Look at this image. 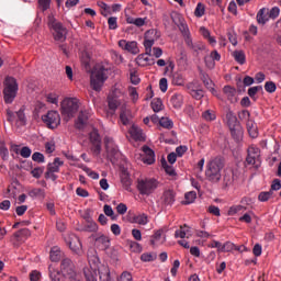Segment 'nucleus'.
Masks as SVG:
<instances>
[{"label": "nucleus", "instance_id": "36", "mask_svg": "<svg viewBox=\"0 0 281 281\" xmlns=\"http://www.w3.org/2000/svg\"><path fill=\"white\" fill-rule=\"evenodd\" d=\"M161 166L165 172L169 175V177H177V171H175V168L172 166L168 165V161H166V158L161 159Z\"/></svg>", "mask_w": 281, "mask_h": 281}, {"label": "nucleus", "instance_id": "17", "mask_svg": "<svg viewBox=\"0 0 281 281\" xmlns=\"http://www.w3.org/2000/svg\"><path fill=\"white\" fill-rule=\"evenodd\" d=\"M64 161L60 158H55L53 162H49L47 166V171L45 173V178L48 179L52 172H60V166H64Z\"/></svg>", "mask_w": 281, "mask_h": 281}, {"label": "nucleus", "instance_id": "43", "mask_svg": "<svg viewBox=\"0 0 281 281\" xmlns=\"http://www.w3.org/2000/svg\"><path fill=\"white\" fill-rule=\"evenodd\" d=\"M85 232H98V223L93 220L88 218L87 224L85 225Z\"/></svg>", "mask_w": 281, "mask_h": 281}, {"label": "nucleus", "instance_id": "44", "mask_svg": "<svg viewBox=\"0 0 281 281\" xmlns=\"http://www.w3.org/2000/svg\"><path fill=\"white\" fill-rule=\"evenodd\" d=\"M196 200V192L190 191L184 194V205H190V203H194Z\"/></svg>", "mask_w": 281, "mask_h": 281}, {"label": "nucleus", "instance_id": "60", "mask_svg": "<svg viewBox=\"0 0 281 281\" xmlns=\"http://www.w3.org/2000/svg\"><path fill=\"white\" fill-rule=\"evenodd\" d=\"M109 30H117V18L111 16L108 19Z\"/></svg>", "mask_w": 281, "mask_h": 281}, {"label": "nucleus", "instance_id": "45", "mask_svg": "<svg viewBox=\"0 0 281 281\" xmlns=\"http://www.w3.org/2000/svg\"><path fill=\"white\" fill-rule=\"evenodd\" d=\"M103 212H104L105 216H110L112 218V221L117 220V215H115V212H113V207H111V205L105 204L103 206Z\"/></svg>", "mask_w": 281, "mask_h": 281}, {"label": "nucleus", "instance_id": "63", "mask_svg": "<svg viewBox=\"0 0 281 281\" xmlns=\"http://www.w3.org/2000/svg\"><path fill=\"white\" fill-rule=\"evenodd\" d=\"M49 278L52 281H60V271L49 269Z\"/></svg>", "mask_w": 281, "mask_h": 281}, {"label": "nucleus", "instance_id": "55", "mask_svg": "<svg viewBox=\"0 0 281 281\" xmlns=\"http://www.w3.org/2000/svg\"><path fill=\"white\" fill-rule=\"evenodd\" d=\"M276 89H278V87L276 86V82L267 81L265 83V90L267 91V93H276Z\"/></svg>", "mask_w": 281, "mask_h": 281}, {"label": "nucleus", "instance_id": "47", "mask_svg": "<svg viewBox=\"0 0 281 281\" xmlns=\"http://www.w3.org/2000/svg\"><path fill=\"white\" fill-rule=\"evenodd\" d=\"M271 196H273V191H263L260 192L258 195V200L261 201V203H265L267 201H269V199H271Z\"/></svg>", "mask_w": 281, "mask_h": 281}, {"label": "nucleus", "instance_id": "1", "mask_svg": "<svg viewBox=\"0 0 281 281\" xmlns=\"http://www.w3.org/2000/svg\"><path fill=\"white\" fill-rule=\"evenodd\" d=\"M225 168V159L221 156L211 158L206 164L205 178L211 183H218L221 181V172Z\"/></svg>", "mask_w": 281, "mask_h": 281}, {"label": "nucleus", "instance_id": "14", "mask_svg": "<svg viewBox=\"0 0 281 281\" xmlns=\"http://www.w3.org/2000/svg\"><path fill=\"white\" fill-rule=\"evenodd\" d=\"M128 223H136V225H148V215L146 213L131 214L127 215Z\"/></svg>", "mask_w": 281, "mask_h": 281}, {"label": "nucleus", "instance_id": "22", "mask_svg": "<svg viewBox=\"0 0 281 281\" xmlns=\"http://www.w3.org/2000/svg\"><path fill=\"white\" fill-rule=\"evenodd\" d=\"M130 135L134 139V142H146L144 137V132L137 125H132L130 128Z\"/></svg>", "mask_w": 281, "mask_h": 281}, {"label": "nucleus", "instance_id": "8", "mask_svg": "<svg viewBox=\"0 0 281 281\" xmlns=\"http://www.w3.org/2000/svg\"><path fill=\"white\" fill-rule=\"evenodd\" d=\"M42 121L46 124L47 128L54 131L60 126V114L58 111H48L46 114L42 115Z\"/></svg>", "mask_w": 281, "mask_h": 281}, {"label": "nucleus", "instance_id": "52", "mask_svg": "<svg viewBox=\"0 0 281 281\" xmlns=\"http://www.w3.org/2000/svg\"><path fill=\"white\" fill-rule=\"evenodd\" d=\"M37 3L42 9V12H47L52 5V0H37Z\"/></svg>", "mask_w": 281, "mask_h": 281}, {"label": "nucleus", "instance_id": "19", "mask_svg": "<svg viewBox=\"0 0 281 281\" xmlns=\"http://www.w3.org/2000/svg\"><path fill=\"white\" fill-rule=\"evenodd\" d=\"M187 47L191 49V52H195V54H199V52H204L205 49V44L203 42H192V37H188L184 41Z\"/></svg>", "mask_w": 281, "mask_h": 281}, {"label": "nucleus", "instance_id": "27", "mask_svg": "<svg viewBox=\"0 0 281 281\" xmlns=\"http://www.w3.org/2000/svg\"><path fill=\"white\" fill-rule=\"evenodd\" d=\"M131 110L122 106L120 113V121L123 124V126H128V124H131Z\"/></svg>", "mask_w": 281, "mask_h": 281}, {"label": "nucleus", "instance_id": "12", "mask_svg": "<svg viewBox=\"0 0 281 281\" xmlns=\"http://www.w3.org/2000/svg\"><path fill=\"white\" fill-rule=\"evenodd\" d=\"M119 47H121V49H125V52H128L130 54H139L137 42H127L126 40H121L119 41Z\"/></svg>", "mask_w": 281, "mask_h": 281}, {"label": "nucleus", "instance_id": "54", "mask_svg": "<svg viewBox=\"0 0 281 281\" xmlns=\"http://www.w3.org/2000/svg\"><path fill=\"white\" fill-rule=\"evenodd\" d=\"M153 45H155V40H144V47L146 50V54L150 55L153 52Z\"/></svg>", "mask_w": 281, "mask_h": 281}, {"label": "nucleus", "instance_id": "16", "mask_svg": "<svg viewBox=\"0 0 281 281\" xmlns=\"http://www.w3.org/2000/svg\"><path fill=\"white\" fill-rule=\"evenodd\" d=\"M94 244L102 251H106V249L111 247V239L109 238V236L99 235L98 237L94 238Z\"/></svg>", "mask_w": 281, "mask_h": 281}, {"label": "nucleus", "instance_id": "59", "mask_svg": "<svg viewBox=\"0 0 281 281\" xmlns=\"http://www.w3.org/2000/svg\"><path fill=\"white\" fill-rule=\"evenodd\" d=\"M191 95L194 98V100H202V98L205 95V92L203 89H195L191 91Z\"/></svg>", "mask_w": 281, "mask_h": 281}, {"label": "nucleus", "instance_id": "6", "mask_svg": "<svg viewBox=\"0 0 281 281\" xmlns=\"http://www.w3.org/2000/svg\"><path fill=\"white\" fill-rule=\"evenodd\" d=\"M48 26L53 30L54 41H58L59 43L67 41V27H65L60 22H57L56 19H50Z\"/></svg>", "mask_w": 281, "mask_h": 281}, {"label": "nucleus", "instance_id": "38", "mask_svg": "<svg viewBox=\"0 0 281 281\" xmlns=\"http://www.w3.org/2000/svg\"><path fill=\"white\" fill-rule=\"evenodd\" d=\"M188 232H190V228L188 224H184L183 226H180V229L176 231L175 238H186Z\"/></svg>", "mask_w": 281, "mask_h": 281}, {"label": "nucleus", "instance_id": "30", "mask_svg": "<svg viewBox=\"0 0 281 281\" xmlns=\"http://www.w3.org/2000/svg\"><path fill=\"white\" fill-rule=\"evenodd\" d=\"M121 183L124 188V190H131V186H132V180H131V176L128 175V172L126 171H123L121 173Z\"/></svg>", "mask_w": 281, "mask_h": 281}, {"label": "nucleus", "instance_id": "29", "mask_svg": "<svg viewBox=\"0 0 281 281\" xmlns=\"http://www.w3.org/2000/svg\"><path fill=\"white\" fill-rule=\"evenodd\" d=\"M169 102L173 109H181V106H183V94L175 93L171 95Z\"/></svg>", "mask_w": 281, "mask_h": 281}, {"label": "nucleus", "instance_id": "39", "mask_svg": "<svg viewBox=\"0 0 281 281\" xmlns=\"http://www.w3.org/2000/svg\"><path fill=\"white\" fill-rule=\"evenodd\" d=\"M172 85H176L177 87H183V85H186V79L183 78V75L173 74Z\"/></svg>", "mask_w": 281, "mask_h": 281}, {"label": "nucleus", "instance_id": "57", "mask_svg": "<svg viewBox=\"0 0 281 281\" xmlns=\"http://www.w3.org/2000/svg\"><path fill=\"white\" fill-rule=\"evenodd\" d=\"M258 91H262V86H255V87L249 88L248 89L249 98L255 99Z\"/></svg>", "mask_w": 281, "mask_h": 281}, {"label": "nucleus", "instance_id": "46", "mask_svg": "<svg viewBox=\"0 0 281 281\" xmlns=\"http://www.w3.org/2000/svg\"><path fill=\"white\" fill-rule=\"evenodd\" d=\"M83 274H85L86 281H98V279H95V271H92L89 268L83 269Z\"/></svg>", "mask_w": 281, "mask_h": 281}, {"label": "nucleus", "instance_id": "21", "mask_svg": "<svg viewBox=\"0 0 281 281\" xmlns=\"http://www.w3.org/2000/svg\"><path fill=\"white\" fill-rule=\"evenodd\" d=\"M150 54H140L136 57V64L138 67H148V65H155V59L150 58Z\"/></svg>", "mask_w": 281, "mask_h": 281}, {"label": "nucleus", "instance_id": "50", "mask_svg": "<svg viewBox=\"0 0 281 281\" xmlns=\"http://www.w3.org/2000/svg\"><path fill=\"white\" fill-rule=\"evenodd\" d=\"M243 210H247V207L243 205H234L229 207L227 214L228 216H234L235 214H238V212H243Z\"/></svg>", "mask_w": 281, "mask_h": 281}, {"label": "nucleus", "instance_id": "48", "mask_svg": "<svg viewBox=\"0 0 281 281\" xmlns=\"http://www.w3.org/2000/svg\"><path fill=\"white\" fill-rule=\"evenodd\" d=\"M205 14V4L199 2L196 4V8H195V11H194V15L198 18V19H201V16H203Z\"/></svg>", "mask_w": 281, "mask_h": 281}, {"label": "nucleus", "instance_id": "64", "mask_svg": "<svg viewBox=\"0 0 281 281\" xmlns=\"http://www.w3.org/2000/svg\"><path fill=\"white\" fill-rule=\"evenodd\" d=\"M119 281H133V274L128 271H124L121 273Z\"/></svg>", "mask_w": 281, "mask_h": 281}, {"label": "nucleus", "instance_id": "40", "mask_svg": "<svg viewBox=\"0 0 281 281\" xmlns=\"http://www.w3.org/2000/svg\"><path fill=\"white\" fill-rule=\"evenodd\" d=\"M29 196L32 199H35V196H42V199H45V190L41 188H35L29 191Z\"/></svg>", "mask_w": 281, "mask_h": 281}, {"label": "nucleus", "instance_id": "4", "mask_svg": "<svg viewBox=\"0 0 281 281\" xmlns=\"http://www.w3.org/2000/svg\"><path fill=\"white\" fill-rule=\"evenodd\" d=\"M136 188L143 196H150L159 188V181L155 178H139Z\"/></svg>", "mask_w": 281, "mask_h": 281}, {"label": "nucleus", "instance_id": "35", "mask_svg": "<svg viewBox=\"0 0 281 281\" xmlns=\"http://www.w3.org/2000/svg\"><path fill=\"white\" fill-rule=\"evenodd\" d=\"M150 106L154 111V113H159V111H164V101L159 98L153 99Z\"/></svg>", "mask_w": 281, "mask_h": 281}, {"label": "nucleus", "instance_id": "32", "mask_svg": "<svg viewBox=\"0 0 281 281\" xmlns=\"http://www.w3.org/2000/svg\"><path fill=\"white\" fill-rule=\"evenodd\" d=\"M226 120L228 128L240 125V122H238V117H236V114H234V112L232 111L226 113Z\"/></svg>", "mask_w": 281, "mask_h": 281}, {"label": "nucleus", "instance_id": "31", "mask_svg": "<svg viewBox=\"0 0 281 281\" xmlns=\"http://www.w3.org/2000/svg\"><path fill=\"white\" fill-rule=\"evenodd\" d=\"M246 127L248 134L252 137V139H256V137H258V127L256 126V123H254V121L251 120H248L246 123Z\"/></svg>", "mask_w": 281, "mask_h": 281}, {"label": "nucleus", "instance_id": "20", "mask_svg": "<svg viewBox=\"0 0 281 281\" xmlns=\"http://www.w3.org/2000/svg\"><path fill=\"white\" fill-rule=\"evenodd\" d=\"M31 236L32 232H30V228H22L13 234L12 240H15V243H23Z\"/></svg>", "mask_w": 281, "mask_h": 281}, {"label": "nucleus", "instance_id": "23", "mask_svg": "<svg viewBox=\"0 0 281 281\" xmlns=\"http://www.w3.org/2000/svg\"><path fill=\"white\" fill-rule=\"evenodd\" d=\"M178 29L180 30L184 42L186 38H191L192 36L190 35V29L188 27V23H186V20L183 18H179V23L175 22Z\"/></svg>", "mask_w": 281, "mask_h": 281}, {"label": "nucleus", "instance_id": "7", "mask_svg": "<svg viewBox=\"0 0 281 281\" xmlns=\"http://www.w3.org/2000/svg\"><path fill=\"white\" fill-rule=\"evenodd\" d=\"M60 272L64 278L68 280L75 281L77 273H76V266H74V261L69 258H64L60 262Z\"/></svg>", "mask_w": 281, "mask_h": 281}, {"label": "nucleus", "instance_id": "15", "mask_svg": "<svg viewBox=\"0 0 281 281\" xmlns=\"http://www.w3.org/2000/svg\"><path fill=\"white\" fill-rule=\"evenodd\" d=\"M89 122V112L88 111H80L77 120L75 121V128L78 131H82L87 126Z\"/></svg>", "mask_w": 281, "mask_h": 281}, {"label": "nucleus", "instance_id": "2", "mask_svg": "<svg viewBox=\"0 0 281 281\" xmlns=\"http://www.w3.org/2000/svg\"><path fill=\"white\" fill-rule=\"evenodd\" d=\"M3 85V100L5 104H12L16 99V94L19 93V82L16 78L12 76H7L2 82Z\"/></svg>", "mask_w": 281, "mask_h": 281}, {"label": "nucleus", "instance_id": "62", "mask_svg": "<svg viewBox=\"0 0 281 281\" xmlns=\"http://www.w3.org/2000/svg\"><path fill=\"white\" fill-rule=\"evenodd\" d=\"M155 36H157V30L155 29L145 32V38L148 41H155Z\"/></svg>", "mask_w": 281, "mask_h": 281}, {"label": "nucleus", "instance_id": "53", "mask_svg": "<svg viewBox=\"0 0 281 281\" xmlns=\"http://www.w3.org/2000/svg\"><path fill=\"white\" fill-rule=\"evenodd\" d=\"M202 117L206 122H214V120H216V114L210 110H206L205 112H203Z\"/></svg>", "mask_w": 281, "mask_h": 281}, {"label": "nucleus", "instance_id": "61", "mask_svg": "<svg viewBox=\"0 0 281 281\" xmlns=\"http://www.w3.org/2000/svg\"><path fill=\"white\" fill-rule=\"evenodd\" d=\"M204 63L207 69H214L216 67V61H213L209 55L204 57Z\"/></svg>", "mask_w": 281, "mask_h": 281}, {"label": "nucleus", "instance_id": "51", "mask_svg": "<svg viewBox=\"0 0 281 281\" xmlns=\"http://www.w3.org/2000/svg\"><path fill=\"white\" fill-rule=\"evenodd\" d=\"M234 249H236L235 244L232 241H226L224 245H222V248H220V251L229 252V251H234Z\"/></svg>", "mask_w": 281, "mask_h": 281}, {"label": "nucleus", "instance_id": "49", "mask_svg": "<svg viewBox=\"0 0 281 281\" xmlns=\"http://www.w3.org/2000/svg\"><path fill=\"white\" fill-rule=\"evenodd\" d=\"M99 8H101V14L102 16H109V14H111V7H109V4H106V2H98Z\"/></svg>", "mask_w": 281, "mask_h": 281}, {"label": "nucleus", "instance_id": "24", "mask_svg": "<svg viewBox=\"0 0 281 281\" xmlns=\"http://www.w3.org/2000/svg\"><path fill=\"white\" fill-rule=\"evenodd\" d=\"M223 93L229 102L234 103L238 101V99H236V88L232 86H225L223 88Z\"/></svg>", "mask_w": 281, "mask_h": 281}, {"label": "nucleus", "instance_id": "33", "mask_svg": "<svg viewBox=\"0 0 281 281\" xmlns=\"http://www.w3.org/2000/svg\"><path fill=\"white\" fill-rule=\"evenodd\" d=\"M49 258H50L52 262H58L60 260V258H63V254L60 252V248L58 246H54L50 249Z\"/></svg>", "mask_w": 281, "mask_h": 281}, {"label": "nucleus", "instance_id": "9", "mask_svg": "<svg viewBox=\"0 0 281 281\" xmlns=\"http://www.w3.org/2000/svg\"><path fill=\"white\" fill-rule=\"evenodd\" d=\"M246 164L247 166H254V168H260V148L256 146H249L247 149Z\"/></svg>", "mask_w": 281, "mask_h": 281}, {"label": "nucleus", "instance_id": "41", "mask_svg": "<svg viewBox=\"0 0 281 281\" xmlns=\"http://www.w3.org/2000/svg\"><path fill=\"white\" fill-rule=\"evenodd\" d=\"M159 124L160 126H162V128H168V131H170V128H173L175 126V123L169 117H161L159 120Z\"/></svg>", "mask_w": 281, "mask_h": 281}, {"label": "nucleus", "instance_id": "42", "mask_svg": "<svg viewBox=\"0 0 281 281\" xmlns=\"http://www.w3.org/2000/svg\"><path fill=\"white\" fill-rule=\"evenodd\" d=\"M79 168H82L83 172H86L88 175V177H90L91 179H100V175L93 170H91V168L81 165L79 166Z\"/></svg>", "mask_w": 281, "mask_h": 281}, {"label": "nucleus", "instance_id": "13", "mask_svg": "<svg viewBox=\"0 0 281 281\" xmlns=\"http://www.w3.org/2000/svg\"><path fill=\"white\" fill-rule=\"evenodd\" d=\"M67 245L74 254H80L82 251V243L80 241V238L76 235H71L68 240Z\"/></svg>", "mask_w": 281, "mask_h": 281}, {"label": "nucleus", "instance_id": "34", "mask_svg": "<svg viewBox=\"0 0 281 281\" xmlns=\"http://www.w3.org/2000/svg\"><path fill=\"white\" fill-rule=\"evenodd\" d=\"M233 57L235 58L238 65H245L247 63V56L245 55L244 50H235L233 52Z\"/></svg>", "mask_w": 281, "mask_h": 281}, {"label": "nucleus", "instance_id": "37", "mask_svg": "<svg viewBox=\"0 0 281 281\" xmlns=\"http://www.w3.org/2000/svg\"><path fill=\"white\" fill-rule=\"evenodd\" d=\"M108 106L110 111L115 113V111H117V106H120V100H117L115 97H108Z\"/></svg>", "mask_w": 281, "mask_h": 281}, {"label": "nucleus", "instance_id": "11", "mask_svg": "<svg viewBox=\"0 0 281 281\" xmlns=\"http://www.w3.org/2000/svg\"><path fill=\"white\" fill-rule=\"evenodd\" d=\"M177 199V193L172 189L165 190L160 201L164 205V207H172L175 205V201Z\"/></svg>", "mask_w": 281, "mask_h": 281}, {"label": "nucleus", "instance_id": "58", "mask_svg": "<svg viewBox=\"0 0 281 281\" xmlns=\"http://www.w3.org/2000/svg\"><path fill=\"white\" fill-rule=\"evenodd\" d=\"M33 161H36L37 164H45V156L41 154L40 151H35L32 155Z\"/></svg>", "mask_w": 281, "mask_h": 281}, {"label": "nucleus", "instance_id": "56", "mask_svg": "<svg viewBox=\"0 0 281 281\" xmlns=\"http://www.w3.org/2000/svg\"><path fill=\"white\" fill-rule=\"evenodd\" d=\"M128 245H130V249L135 254L142 252V245H139V243L131 240L128 241Z\"/></svg>", "mask_w": 281, "mask_h": 281}, {"label": "nucleus", "instance_id": "10", "mask_svg": "<svg viewBox=\"0 0 281 281\" xmlns=\"http://www.w3.org/2000/svg\"><path fill=\"white\" fill-rule=\"evenodd\" d=\"M89 139L92 146L91 151L98 157L100 153H102V138L100 137V133H98L97 128L89 133Z\"/></svg>", "mask_w": 281, "mask_h": 281}, {"label": "nucleus", "instance_id": "28", "mask_svg": "<svg viewBox=\"0 0 281 281\" xmlns=\"http://www.w3.org/2000/svg\"><path fill=\"white\" fill-rule=\"evenodd\" d=\"M99 278L103 281H111V270L109 266L101 265L98 267Z\"/></svg>", "mask_w": 281, "mask_h": 281}, {"label": "nucleus", "instance_id": "18", "mask_svg": "<svg viewBox=\"0 0 281 281\" xmlns=\"http://www.w3.org/2000/svg\"><path fill=\"white\" fill-rule=\"evenodd\" d=\"M143 153H145V156H143V158H142L143 164L153 166V164H155V151L153 149H150V147L144 145Z\"/></svg>", "mask_w": 281, "mask_h": 281}, {"label": "nucleus", "instance_id": "26", "mask_svg": "<svg viewBox=\"0 0 281 281\" xmlns=\"http://www.w3.org/2000/svg\"><path fill=\"white\" fill-rule=\"evenodd\" d=\"M231 135L235 142H240L243 139L244 131L241 125H235L229 127Z\"/></svg>", "mask_w": 281, "mask_h": 281}, {"label": "nucleus", "instance_id": "5", "mask_svg": "<svg viewBox=\"0 0 281 281\" xmlns=\"http://www.w3.org/2000/svg\"><path fill=\"white\" fill-rule=\"evenodd\" d=\"M106 71H109V69H106L104 66H99L91 75L90 85L93 91H102L104 81L106 80V78H109L106 76Z\"/></svg>", "mask_w": 281, "mask_h": 281}, {"label": "nucleus", "instance_id": "3", "mask_svg": "<svg viewBox=\"0 0 281 281\" xmlns=\"http://www.w3.org/2000/svg\"><path fill=\"white\" fill-rule=\"evenodd\" d=\"M80 109V101L77 98H66L61 101V115L66 122L76 117Z\"/></svg>", "mask_w": 281, "mask_h": 281}, {"label": "nucleus", "instance_id": "25", "mask_svg": "<svg viewBox=\"0 0 281 281\" xmlns=\"http://www.w3.org/2000/svg\"><path fill=\"white\" fill-rule=\"evenodd\" d=\"M269 19V9L262 8L258 11L257 23H259V25H266Z\"/></svg>", "mask_w": 281, "mask_h": 281}]
</instances>
